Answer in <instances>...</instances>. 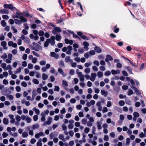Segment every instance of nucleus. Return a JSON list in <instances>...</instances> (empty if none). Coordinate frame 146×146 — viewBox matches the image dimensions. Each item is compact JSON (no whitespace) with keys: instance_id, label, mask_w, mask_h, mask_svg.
<instances>
[{"instance_id":"nucleus-39","label":"nucleus","mask_w":146,"mask_h":146,"mask_svg":"<svg viewBox=\"0 0 146 146\" xmlns=\"http://www.w3.org/2000/svg\"><path fill=\"white\" fill-rule=\"evenodd\" d=\"M93 64H94L98 66L100 65V63L99 61L97 60H95L93 62Z\"/></svg>"},{"instance_id":"nucleus-19","label":"nucleus","mask_w":146,"mask_h":146,"mask_svg":"<svg viewBox=\"0 0 146 146\" xmlns=\"http://www.w3.org/2000/svg\"><path fill=\"white\" fill-rule=\"evenodd\" d=\"M48 77V76L47 74L45 73L42 74V78L43 80H46L47 79Z\"/></svg>"},{"instance_id":"nucleus-2","label":"nucleus","mask_w":146,"mask_h":146,"mask_svg":"<svg viewBox=\"0 0 146 146\" xmlns=\"http://www.w3.org/2000/svg\"><path fill=\"white\" fill-rule=\"evenodd\" d=\"M7 66V64L5 63H2L0 65L1 67L5 71H7L8 69H12V67L10 65H8Z\"/></svg>"},{"instance_id":"nucleus-48","label":"nucleus","mask_w":146,"mask_h":146,"mask_svg":"<svg viewBox=\"0 0 146 146\" xmlns=\"http://www.w3.org/2000/svg\"><path fill=\"white\" fill-rule=\"evenodd\" d=\"M58 71L60 73L64 76V72L61 69L59 68L58 70Z\"/></svg>"},{"instance_id":"nucleus-56","label":"nucleus","mask_w":146,"mask_h":146,"mask_svg":"<svg viewBox=\"0 0 146 146\" xmlns=\"http://www.w3.org/2000/svg\"><path fill=\"white\" fill-rule=\"evenodd\" d=\"M101 93L102 95L106 96V92L103 90H102L101 91Z\"/></svg>"},{"instance_id":"nucleus-3","label":"nucleus","mask_w":146,"mask_h":146,"mask_svg":"<svg viewBox=\"0 0 146 146\" xmlns=\"http://www.w3.org/2000/svg\"><path fill=\"white\" fill-rule=\"evenodd\" d=\"M15 118L16 121L15 122V124L16 125L18 126L20 124V122L21 120V117L18 115H16Z\"/></svg>"},{"instance_id":"nucleus-16","label":"nucleus","mask_w":146,"mask_h":146,"mask_svg":"<svg viewBox=\"0 0 146 146\" xmlns=\"http://www.w3.org/2000/svg\"><path fill=\"white\" fill-rule=\"evenodd\" d=\"M21 20V21L22 22H27V19L24 17L22 16H20V19Z\"/></svg>"},{"instance_id":"nucleus-45","label":"nucleus","mask_w":146,"mask_h":146,"mask_svg":"<svg viewBox=\"0 0 146 146\" xmlns=\"http://www.w3.org/2000/svg\"><path fill=\"white\" fill-rule=\"evenodd\" d=\"M90 130L89 128L86 127L84 129V131L86 133H88L89 132Z\"/></svg>"},{"instance_id":"nucleus-59","label":"nucleus","mask_w":146,"mask_h":146,"mask_svg":"<svg viewBox=\"0 0 146 146\" xmlns=\"http://www.w3.org/2000/svg\"><path fill=\"white\" fill-rule=\"evenodd\" d=\"M22 65L24 67H26L27 66V63L25 61H23L22 62Z\"/></svg>"},{"instance_id":"nucleus-11","label":"nucleus","mask_w":146,"mask_h":146,"mask_svg":"<svg viewBox=\"0 0 146 146\" xmlns=\"http://www.w3.org/2000/svg\"><path fill=\"white\" fill-rule=\"evenodd\" d=\"M37 95V93L35 90H33L32 92V96L31 98V100L33 101L35 98V96Z\"/></svg>"},{"instance_id":"nucleus-1","label":"nucleus","mask_w":146,"mask_h":146,"mask_svg":"<svg viewBox=\"0 0 146 146\" xmlns=\"http://www.w3.org/2000/svg\"><path fill=\"white\" fill-rule=\"evenodd\" d=\"M72 49V46H69L67 47H63L62 49V51L64 52H66V53L68 54H70L71 53V51Z\"/></svg>"},{"instance_id":"nucleus-29","label":"nucleus","mask_w":146,"mask_h":146,"mask_svg":"<svg viewBox=\"0 0 146 146\" xmlns=\"http://www.w3.org/2000/svg\"><path fill=\"white\" fill-rule=\"evenodd\" d=\"M21 85L22 86L25 87H27V82L25 81H23L22 82Z\"/></svg>"},{"instance_id":"nucleus-42","label":"nucleus","mask_w":146,"mask_h":146,"mask_svg":"<svg viewBox=\"0 0 146 146\" xmlns=\"http://www.w3.org/2000/svg\"><path fill=\"white\" fill-rule=\"evenodd\" d=\"M22 135L23 137H26L28 136V134L27 132H24L23 133Z\"/></svg>"},{"instance_id":"nucleus-21","label":"nucleus","mask_w":146,"mask_h":146,"mask_svg":"<svg viewBox=\"0 0 146 146\" xmlns=\"http://www.w3.org/2000/svg\"><path fill=\"white\" fill-rule=\"evenodd\" d=\"M59 65L61 67H64V62L62 60L59 61L58 62Z\"/></svg>"},{"instance_id":"nucleus-4","label":"nucleus","mask_w":146,"mask_h":146,"mask_svg":"<svg viewBox=\"0 0 146 146\" xmlns=\"http://www.w3.org/2000/svg\"><path fill=\"white\" fill-rule=\"evenodd\" d=\"M55 37L52 36L50 37V38L47 39H49V40H48V41L49 43H50V44L52 45H54V40H55Z\"/></svg>"},{"instance_id":"nucleus-57","label":"nucleus","mask_w":146,"mask_h":146,"mask_svg":"<svg viewBox=\"0 0 146 146\" xmlns=\"http://www.w3.org/2000/svg\"><path fill=\"white\" fill-rule=\"evenodd\" d=\"M46 63V61L44 60L41 61L40 62V64L41 66L44 65Z\"/></svg>"},{"instance_id":"nucleus-34","label":"nucleus","mask_w":146,"mask_h":146,"mask_svg":"<svg viewBox=\"0 0 146 146\" xmlns=\"http://www.w3.org/2000/svg\"><path fill=\"white\" fill-rule=\"evenodd\" d=\"M62 127L63 130H66L67 129V127L65 124L62 125Z\"/></svg>"},{"instance_id":"nucleus-64","label":"nucleus","mask_w":146,"mask_h":146,"mask_svg":"<svg viewBox=\"0 0 146 146\" xmlns=\"http://www.w3.org/2000/svg\"><path fill=\"white\" fill-rule=\"evenodd\" d=\"M3 83L4 84L7 85L9 84V82L7 80L4 79L3 81Z\"/></svg>"},{"instance_id":"nucleus-27","label":"nucleus","mask_w":146,"mask_h":146,"mask_svg":"<svg viewBox=\"0 0 146 146\" xmlns=\"http://www.w3.org/2000/svg\"><path fill=\"white\" fill-rule=\"evenodd\" d=\"M34 84H39V81L36 79H34L32 80Z\"/></svg>"},{"instance_id":"nucleus-8","label":"nucleus","mask_w":146,"mask_h":146,"mask_svg":"<svg viewBox=\"0 0 146 146\" xmlns=\"http://www.w3.org/2000/svg\"><path fill=\"white\" fill-rule=\"evenodd\" d=\"M95 104V102L94 100H91L90 102H88L86 103V105L88 107H90L91 105H93Z\"/></svg>"},{"instance_id":"nucleus-10","label":"nucleus","mask_w":146,"mask_h":146,"mask_svg":"<svg viewBox=\"0 0 146 146\" xmlns=\"http://www.w3.org/2000/svg\"><path fill=\"white\" fill-rule=\"evenodd\" d=\"M65 42L66 44H69L70 45H72L73 43V41L72 40H69L68 39L65 40Z\"/></svg>"},{"instance_id":"nucleus-31","label":"nucleus","mask_w":146,"mask_h":146,"mask_svg":"<svg viewBox=\"0 0 146 146\" xmlns=\"http://www.w3.org/2000/svg\"><path fill=\"white\" fill-rule=\"evenodd\" d=\"M52 118L51 117H49L48 119V120L46 122V124L48 125H50L51 123V121L52 120Z\"/></svg>"},{"instance_id":"nucleus-22","label":"nucleus","mask_w":146,"mask_h":146,"mask_svg":"<svg viewBox=\"0 0 146 146\" xmlns=\"http://www.w3.org/2000/svg\"><path fill=\"white\" fill-rule=\"evenodd\" d=\"M125 68L127 69L128 71L130 74H132V68L129 66H126Z\"/></svg>"},{"instance_id":"nucleus-51","label":"nucleus","mask_w":146,"mask_h":146,"mask_svg":"<svg viewBox=\"0 0 146 146\" xmlns=\"http://www.w3.org/2000/svg\"><path fill=\"white\" fill-rule=\"evenodd\" d=\"M60 111L61 114H64L66 112L65 108H63Z\"/></svg>"},{"instance_id":"nucleus-12","label":"nucleus","mask_w":146,"mask_h":146,"mask_svg":"<svg viewBox=\"0 0 146 146\" xmlns=\"http://www.w3.org/2000/svg\"><path fill=\"white\" fill-rule=\"evenodd\" d=\"M51 56L52 57H54L55 58L57 59L59 57V56L58 55L56 54L54 52H51L50 53Z\"/></svg>"},{"instance_id":"nucleus-47","label":"nucleus","mask_w":146,"mask_h":146,"mask_svg":"<svg viewBox=\"0 0 146 146\" xmlns=\"http://www.w3.org/2000/svg\"><path fill=\"white\" fill-rule=\"evenodd\" d=\"M28 68L30 69H32L33 68V65L31 64H29L28 65Z\"/></svg>"},{"instance_id":"nucleus-55","label":"nucleus","mask_w":146,"mask_h":146,"mask_svg":"<svg viewBox=\"0 0 146 146\" xmlns=\"http://www.w3.org/2000/svg\"><path fill=\"white\" fill-rule=\"evenodd\" d=\"M40 141L39 142H38L37 143V146H42V144L41 142V139L39 140Z\"/></svg>"},{"instance_id":"nucleus-6","label":"nucleus","mask_w":146,"mask_h":146,"mask_svg":"<svg viewBox=\"0 0 146 146\" xmlns=\"http://www.w3.org/2000/svg\"><path fill=\"white\" fill-rule=\"evenodd\" d=\"M8 44L10 46H12L13 48H16L17 46L16 43H14L12 41H10L8 42Z\"/></svg>"},{"instance_id":"nucleus-50","label":"nucleus","mask_w":146,"mask_h":146,"mask_svg":"<svg viewBox=\"0 0 146 146\" xmlns=\"http://www.w3.org/2000/svg\"><path fill=\"white\" fill-rule=\"evenodd\" d=\"M1 25L3 27H5L6 25V23L5 21L4 20H2L1 22Z\"/></svg>"},{"instance_id":"nucleus-63","label":"nucleus","mask_w":146,"mask_h":146,"mask_svg":"<svg viewBox=\"0 0 146 146\" xmlns=\"http://www.w3.org/2000/svg\"><path fill=\"white\" fill-rule=\"evenodd\" d=\"M79 79L80 81L84 82V75L79 77Z\"/></svg>"},{"instance_id":"nucleus-28","label":"nucleus","mask_w":146,"mask_h":146,"mask_svg":"<svg viewBox=\"0 0 146 146\" xmlns=\"http://www.w3.org/2000/svg\"><path fill=\"white\" fill-rule=\"evenodd\" d=\"M21 102L22 104L25 103L26 105L27 106H29L30 104V103L29 101H26L25 100H23Z\"/></svg>"},{"instance_id":"nucleus-25","label":"nucleus","mask_w":146,"mask_h":146,"mask_svg":"<svg viewBox=\"0 0 146 146\" xmlns=\"http://www.w3.org/2000/svg\"><path fill=\"white\" fill-rule=\"evenodd\" d=\"M95 50L96 52L98 53H100L101 52V50L100 48L98 47H96L95 48Z\"/></svg>"},{"instance_id":"nucleus-53","label":"nucleus","mask_w":146,"mask_h":146,"mask_svg":"<svg viewBox=\"0 0 146 146\" xmlns=\"http://www.w3.org/2000/svg\"><path fill=\"white\" fill-rule=\"evenodd\" d=\"M125 104V102L123 100L120 101L119 102V104L120 106H123Z\"/></svg>"},{"instance_id":"nucleus-62","label":"nucleus","mask_w":146,"mask_h":146,"mask_svg":"<svg viewBox=\"0 0 146 146\" xmlns=\"http://www.w3.org/2000/svg\"><path fill=\"white\" fill-rule=\"evenodd\" d=\"M134 90L137 94L138 95H140V93L136 88H135Z\"/></svg>"},{"instance_id":"nucleus-18","label":"nucleus","mask_w":146,"mask_h":146,"mask_svg":"<svg viewBox=\"0 0 146 146\" xmlns=\"http://www.w3.org/2000/svg\"><path fill=\"white\" fill-rule=\"evenodd\" d=\"M139 136L141 138L145 137H146V134L145 133H144L142 132L139 134Z\"/></svg>"},{"instance_id":"nucleus-37","label":"nucleus","mask_w":146,"mask_h":146,"mask_svg":"<svg viewBox=\"0 0 146 146\" xmlns=\"http://www.w3.org/2000/svg\"><path fill=\"white\" fill-rule=\"evenodd\" d=\"M84 72L86 74H89L90 71V69L89 68H87L84 70Z\"/></svg>"},{"instance_id":"nucleus-60","label":"nucleus","mask_w":146,"mask_h":146,"mask_svg":"<svg viewBox=\"0 0 146 146\" xmlns=\"http://www.w3.org/2000/svg\"><path fill=\"white\" fill-rule=\"evenodd\" d=\"M104 140L106 141H107L109 140V137L107 135H105L104 136Z\"/></svg>"},{"instance_id":"nucleus-35","label":"nucleus","mask_w":146,"mask_h":146,"mask_svg":"<svg viewBox=\"0 0 146 146\" xmlns=\"http://www.w3.org/2000/svg\"><path fill=\"white\" fill-rule=\"evenodd\" d=\"M61 38V36L58 35H57L56 36V39L57 41H60Z\"/></svg>"},{"instance_id":"nucleus-46","label":"nucleus","mask_w":146,"mask_h":146,"mask_svg":"<svg viewBox=\"0 0 146 146\" xmlns=\"http://www.w3.org/2000/svg\"><path fill=\"white\" fill-rule=\"evenodd\" d=\"M130 140L129 138H127L126 139V145H129L130 144Z\"/></svg>"},{"instance_id":"nucleus-40","label":"nucleus","mask_w":146,"mask_h":146,"mask_svg":"<svg viewBox=\"0 0 146 146\" xmlns=\"http://www.w3.org/2000/svg\"><path fill=\"white\" fill-rule=\"evenodd\" d=\"M54 90L55 91L58 92L60 90L59 87L58 86H55Z\"/></svg>"},{"instance_id":"nucleus-36","label":"nucleus","mask_w":146,"mask_h":146,"mask_svg":"<svg viewBox=\"0 0 146 146\" xmlns=\"http://www.w3.org/2000/svg\"><path fill=\"white\" fill-rule=\"evenodd\" d=\"M92 68L93 70L94 71L97 72L98 70V67L95 66H93L92 67Z\"/></svg>"},{"instance_id":"nucleus-14","label":"nucleus","mask_w":146,"mask_h":146,"mask_svg":"<svg viewBox=\"0 0 146 146\" xmlns=\"http://www.w3.org/2000/svg\"><path fill=\"white\" fill-rule=\"evenodd\" d=\"M111 72L112 74L115 75L116 74H119L120 72V71L118 70H112L111 71Z\"/></svg>"},{"instance_id":"nucleus-33","label":"nucleus","mask_w":146,"mask_h":146,"mask_svg":"<svg viewBox=\"0 0 146 146\" xmlns=\"http://www.w3.org/2000/svg\"><path fill=\"white\" fill-rule=\"evenodd\" d=\"M15 22L16 24L20 25L21 23V21L19 19H15Z\"/></svg>"},{"instance_id":"nucleus-30","label":"nucleus","mask_w":146,"mask_h":146,"mask_svg":"<svg viewBox=\"0 0 146 146\" xmlns=\"http://www.w3.org/2000/svg\"><path fill=\"white\" fill-rule=\"evenodd\" d=\"M65 61L66 62H72V60H71L70 59V57L66 56L65 58Z\"/></svg>"},{"instance_id":"nucleus-20","label":"nucleus","mask_w":146,"mask_h":146,"mask_svg":"<svg viewBox=\"0 0 146 146\" xmlns=\"http://www.w3.org/2000/svg\"><path fill=\"white\" fill-rule=\"evenodd\" d=\"M33 110L37 114L39 115V114L40 111L39 110L37 109L36 107H34Z\"/></svg>"},{"instance_id":"nucleus-38","label":"nucleus","mask_w":146,"mask_h":146,"mask_svg":"<svg viewBox=\"0 0 146 146\" xmlns=\"http://www.w3.org/2000/svg\"><path fill=\"white\" fill-rule=\"evenodd\" d=\"M54 30L56 31L60 32L61 31V30L60 28L58 27H55L54 28Z\"/></svg>"},{"instance_id":"nucleus-54","label":"nucleus","mask_w":146,"mask_h":146,"mask_svg":"<svg viewBox=\"0 0 146 146\" xmlns=\"http://www.w3.org/2000/svg\"><path fill=\"white\" fill-rule=\"evenodd\" d=\"M133 116H134V117H136L137 118L139 116V114L137 112H135L133 113Z\"/></svg>"},{"instance_id":"nucleus-32","label":"nucleus","mask_w":146,"mask_h":146,"mask_svg":"<svg viewBox=\"0 0 146 146\" xmlns=\"http://www.w3.org/2000/svg\"><path fill=\"white\" fill-rule=\"evenodd\" d=\"M89 142L91 143L93 145H97V143L94 141H92L91 139L89 140Z\"/></svg>"},{"instance_id":"nucleus-41","label":"nucleus","mask_w":146,"mask_h":146,"mask_svg":"<svg viewBox=\"0 0 146 146\" xmlns=\"http://www.w3.org/2000/svg\"><path fill=\"white\" fill-rule=\"evenodd\" d=\"M26 120L28 123H30L31 122V119L30 117H27L26 118Z\"/></svg>"},{"instance_id":"nucleus-5","label":"nucleus","mask_w":146,"mask_h":146,"mask_svg":"<svg viewBox=\"0 0 146 146\" xmlns=\"http://www.w3.org/2000/svg\"><path fill=\"white\" fill-rule=\"evenodd\" d=\"M96 76V73H92L91 74V76L90 78V79L92 82H94L95 80Z\"/></svg>"},{"instance_id":"nucleus-49","label":"nucleus","mask_w":146,"mask_h":146,"mask_svg":"<svg viewBox=\"0 0 146 146\" xmlns=\"http://www.w3.org/2000/svg\"><path fill=\"white\" fill-rule=\"evenodd\" d=\"M20 16H21V14L20 13H17V15L15 16H14V17H13V18L15 17L17 18L20 19Z\"/></svg>"},{"instance_id":"nucleus-15","label":"nucleus","mask_w":146,"mask_h":146,"mask_svg":"<svg viewBox=\"0 0 146 146\" xmlns=\"http://www.w3.org/2000/svg\"><path fill=\"white\" fill-rule=\"evenodd\" d=\"M113 60L112 57L108 55L107 56L106 58L105 59V60L106 62H108L109 60Z\"/></svg>"},{"instance_id":"nucleus-43","label":"nucleus","mask_w":146,"mask_h":146,"mask_svg":"<svg viewBox=\"0 0 146 146\" xmlns=\"http://www.w3.org/2000/svg\"><path fill=\"white\" fill-rule=\"evenodd\" d=\"M37 58L35 57H34L32 60V62L34 64H35L36 63L37 61Z\"/></svg>"},{"instance_id":"nucleus-9","label":"nucleus","mask_w":146,"mask_h":146,"mask_svg":"<svg viewBox=\"0 0 146 146\" xmlns=\"http://www.w3.org/2000/svg\"><path fill=\"white\" fill-rule=\"evenodd\" d=\"M1 45L2 46H3V49L6 50L7 49V47L6 46L7 42L5 41H3L1 42Z\"/></svg>"},{"instance_id":"nucleus-17","label":"nucleus","mask_w":146,"mask_h":146,"mask_svg":"<svg viewBox=\"0 0 146 146\" xmlns=\"http://www.w3.org/2000/svg\"><path fill=\"white\" fill-rule=\"evenodd\" d=\"M101 124V123L99 121H98L97 122V127L98 129H102Z\"/></svg>"},{"instance_id":"nucleus-13","label":"nucleus","mask_w":146,"mask_h":146,"mask_svg":"<svg viewBox=\"0 0 146 146\" xmlns=\"http://www.w3.org/2000/svg\"><path fill=\"white\" fill-rule=\"evenodd\" d=\"M4 7L5 8L9 9H13V5L11 4L7 5V4H5L4 5Z\"/></svg>"},{"instance_id":"nucleus-61","label":"nucleus","mask_w":146,"mask_h":146,"mask_svg":"<svg viewBox=\"0 0 146 146\" xmlns=\"http://www.w3.org/2000/svg\"><path fill=\"white\" fill-rule=\"evenodd\" d=\"M17 52V50L16 49H14L12 51V53L14 55L16 54Z\"/></svg>"},{"instance_id":"nucleus-24","label":"nucleus","mask_w":146,"mask_h":146,"mask_svg":"<svg viewBox=\"0 0 146 146\" xmlns=\"http://www.w3.org/2000/svg\"><path fill=\"white\" fill-rule=\"evenodd\" d=\"M97 76L99 78H101L102 77L103 73L99 71L97 73Z\"/></svg>"},{"instance_id":"nucleus-52","label":"nucleus","mask_w":146,"mask_h":146,"mask_svg":"<svg viewBox=\"0 0 146 146\" xmlns=\"http://www.w3.org/2000/svg\"><path fill=\"white\" fill-rule=\"evenodd\" d=\"M49 40V39H47L45 41L44 44V46L45 47H47L48 45L49 42L48 41V40Z\"/></svg>"},{"instance_id":"nucleus-7","label":"nucleus","mask_w":146,"mask_h":146,"mask_svg":"<svg viewBox=\"0 0 146 146\" xmlns=\"http://www.w3.org/2000/svg\"><path fill=\"white\" fill-rule=\"evenodd\" d=\"M44 134L41 131L38 133H36L35 135V137L36 139H38L41 136H44Z\"/></svg>"},{"instance_id":"nucleus-58","label":"nucleus","mask_w":146,"mask_h":146,"mask_svg":"<svg viewBox=\"0 0 146 146\" xmlns=\"http://www.w3.org/2000/svg\"><path fill=\"white\" fill-rule=\"evenodd\" d=\"M1 58L3 59H6L7 58V55L5 53H4L1 56Z\"/></svg>"},{"instance_id":"nucleus-26","label":"nucleus","mask_w":146,"mask_h":146,"mask_svg":"<svg viewBox=\"0 0 146 146\" xmlns=\"http://www.w3.org/2000/svg\"><path fill=\"white\" fill-rule=\"evenodd\" d=\"M39 127V125L38 124H36L35 125H33L32 127L33 129H38Z\"/></svg>"},{"instance_id":"nucleus-23","label":"nucleus","mask_w":146,"mask_h":146,"mask_svg":"<svg viewBox=\"0 0 146 146\" xmlns=\"http://www.w3.org/2000/svg\"><path fill=\"white\" fill-rule=\"evenodd\" d=\"M3 122L4 124L5 125H7L9 123L8 120L5 118L3 119Z\"/></svg>"},{"instance_id":"nucleus-44","label":"nucleus","mask_w":146,"mask_h":146,"mask_svg":"<svg viewBox=\"0 0 146 146\" xmlns=\"http://www.w3.org/2000/svg\"><path fill=\"white\" fill-rule=\"evenodd\" d=\"M17 92H20L21 90V89L20 86H17L15 88Z\"/></svg>"}]
</instances>
